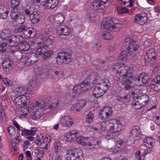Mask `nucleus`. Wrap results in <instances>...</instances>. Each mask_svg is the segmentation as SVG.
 <instances>
[{"instance_id":"nucleus-52","label":"nucleus","mask_w":160,"mask_h":160,"mask_svg":"<svg viewBox=\"0 0 160 160\" xmlns=\"http://www.w3.org/2000/svg\"><path fill=\"white\" fill-rule=\"evenodd\" d=\"M101 112H99V116L102 119H105L110 117L106 113H105V112L103 109L101 110Z\"/></svg>"},{"instance_id":"nucleus-6","label":"nucleus","mask_w":160,"mask_h":160,"mask_svg":"<svg viewBox=\"0 0 160 160\" xmlns=\"http://www.w3.org/2000/svg\"><path fill=\"white\" fill-rule=\"evenodd\" d=\"M67 160H84L83 153L80 148H73L67 151Z\"/></svg>"},{"instance_id":"nucleus-61","label":"nucleus","mask_w":160,"mask_h":160,"mask_svg":"<svg viewBox=\"0 0 160 160\" xmlns=\"http://www.w3.org/2000/svg\"><path fill=\"white\" fill-rule=\"evenodd\" d=\"M141 153L140 151L138 150L135 153V157L138 159V160H142V158L143 157V155L142 156H140Z\"/></svg>"},{"instance_id":"nucleus-44","label":"nucleus","mask_w":160,"mask_h":160,"mask_svg":"<svg viewBox=\"0 0 160 160\" xmlns=\"http://www.w3.org/2000/svg\"><path fill=\"white\" fill-rule=\"evenodd\" d=\"M86 139L82 136H78L76 138V141L79 144L85 146L87 144V142H85L84 141Z\"/></svg>"},{"instance_id":"nucleus-18","label":"nucleus","mask_w":160,"mask_h":160,"mask_svg":"<svg viewBox=\"0 0 160 160\" xmlns=\"http://www.w3.org/2000/svg\"><path fill=\"white\" fill-rule=\"evenodd\" d=\"M130 135L133 138L137 137L141 138L142 134L139 127L138 126L132 127L130 133Z\"/></svg>"},{"instance_id":"nucleus-48","label":"nucleus","mask_w":160,"mask_h":160,"mask_svg":"<svg viewBox=\"0 0 160 160\" xmlns=\"http://www.w3.org/2000/svg\"><path fill=\"white\" fill-rule=\"evenodd\" d=\"M9 134L12 136H14L16 132L15 129L13 126H9L7 129Z\"/></svg>"},{"instance_id":"nucleus-35","label":"nucleus","mask_w":160,"mask_h":160,"mask_svg":"<svg viewBox=\"0 0 160 160\" xmlns=\"http://www.w3.org/2000/svg\"><path fill=\"white\" fill-rule=\"evenodd\" d=\"M121 2L122 6L124 7H131L133 4L134 0H117Z\"/></svg>"},{"instance_id":"nucleus-17","label":"nucleus","mask_w":160,"mask_h":160,"mask_svg":"<svg viewBox=\"0 0 160 160\" xmlns=\"http://www.w3.org/2000/svg\"><path fill=\"white\" fill-rule=\"evenodd\" d=\"M92 6L95 9L100 12L103 11L106 8L104 4L98 0H94L93 2Z\"/></svg>"},{"instance_id":"nucleus-22","label":"nucleus","mask_w":160,"mask_h":160,"mask_svg":"<svg viewBox=\"0 0 160 160\" xmlns=\"http://www.w3.org/2000/svg\"><path fill=\"white\" fill-rule=\"evenodd\" d=\"M60 123H61L63 127L71 126L73 124L72 119L68 116L62 117L60 120Z\"/></svg>"},{"instance_id":"nucleus-16","label":"nucleus","mask_w":160,"mask_h":160,"mask_svg":"<svg viewBox=\"0 0 160 160\" xmlns=\"http://www.w3.org/2000/svg\"><path fill=\"white\" fill-rule=\"evenodd\" d=\"M86 104V101L84 99H80L77 101L76 104L71 107V109L74 111H77L82 109Z\"/></svg>"},{"instance_id":"nucleus-64","label":"nucleus","mask_w":160,"mask_h":160,"mask_svg":"<svg viewBox=\"0 0 160 160\" xmlns=\"http://www.w3.org/2000/svg\"><path fill=\"white\" fill-rule=\"evenodd\" d=\"M24 94L22 92V95H21V100H22V102H25V101L27 102V101L29 99V97H27L26 96L24 95Z\"/></svg>"},{"instance_id":"nucleus-62","label":"nucleus","mask_w":160,"mask_h":160,"mask_svg":"<svg viewBox=\"0 0 160 160\" xmlns=\"http://www.w3.org/2000/svg\"><path fill=\"white\" fill-rule=\"evenodd\" d=\"M8 11H6V12L2 13L0 14V18L3 19H6L8 16Z\"/></svg>"},{"instance_id":"nucleus-20","label":"nucleus","mask_w":160,"mask_h":160,"mask_svg":"<svg viewBox=\"0 0 160 160\" xmlns=\"http://www.w3.org/2000/svg\"><path fill=\"white\" fill-rule=\"evenodd\" d=\"M64 19V16L61 13H57L54 17V23L56 25H60L63 22Z\"/></svg>"},{"instance_id":"nucleus-37","label":"nucleus","mask_w":160,"mask_h":160,"mask_svg":"<svg viewBox=\"0 0 160 160\" xmlns=\"http://www.w3.org/2000/svg\"><path fill=\"white\" fill-rule=\"evenodd\" d=\"M34 153L37 157H42L44 155V148L38 147L34 150Z\"/></svg>"},{"instance_id":"nucleus-32","label":"nucleus","mask_w":160,"mask_h":160,"mask_svg":"<svg viewBox=\"0 0 160 160\" xmlns=\"http://www.w3.org/2000/svg\"><path fill=\"white\" fill-rule=\"evenodd\" d=\"M60 106V101L57 100L54 102L51 103L48 106V108L51 111L54 110L56 108H61Z\"/></svg>"},{"instance_id":"nucleus-39","label":"nucleus","mask_w":160,"mask_h":160,"mask_svg":"<svg viewBox=\"0 0 160 160\" xmlns=\"http://www.w3.org/2000/svg\"><path fill=\"white\" fill-rule=\"evenodd\" d=\"M97 15L94 12H92L89 13L87 15V17L88 18L89 21L91 22H93L97 18Z\"/></svg>"},{"instance_id":"nucleus-63","label":"nucleus","mask_w":160,"mask_h":160,"mask_svg":"<svg viewBox=\"0 0 160 160\" xmlns=\"http://www.w3.org/2000/svg\"><path fill=\"white\" fill-rule=\"evenodd\" d=\"M117 99L119 101L124 102L127 99V97L126 96H124V97H121L118 96L117 97Z\"/></svg>"},{"instance_id":"nucleus-13","label":"nucleus","mask_w":160,"mask_h":160,"mask_svg":"<svg viewBox=\"0 0 160 160\" xmlns=\"http://www.w3.org/2000/svg\"><path fill=\"white\" fill-rule=\"evenodd\" d=\"M134 78V77L131 76V74L118 78L120 82L123 85L135 83Z\"/></svg>"},{"instance_id":"nucleus-57","label":"nucleus","mask_w":160,"mask_h":160,"mask_svg":"<svg viewBox=\"0 0 160 160\" xmlns=\"http://www.w3.org/2000/svg\"><path fill=\"white\" fill-rule=\"evenodd\" d=\"M53 53V51H52L49 50L45 52L43 54V58L44 59H46L49 58L51 54Z\"/></svg>"},{"instance_id":"nucleus-53","label":"nucleus","mask_w":160,"mask_h":160,"mask_svg":"<svg viewBox=\"0 0 160 160\" xmlns=\"http://www.w3.org/2000/svg\"><path fill=\"white\" fill-rule=\"evenodd\" d=\"M118 12L120 14L127 13L128 12V10L125 8H118L117 9Z\"/></svg>"},{"instance_id":"nucleus-47","label":"nucleus","mask_w":160,"mask_h":160,"mask_svg":"<svg viewBox=\"0 0 160 160\" xmlns=\"http://www.w3.org/2000/svg\"><path fill=\"white\" fill-rule=\"evenodd\" d=\"M37 54L34 53L32 54V55L28 59L30 63L31 64L34 63L38 60Z\"/></svg>"},{"instance_id":"nucleus-56","label":"nucleus","mask_w":160,"mask_h":160,"mask_svg":"<svg viewBox=\"0 0 160 160\" xmlns=\"http://www.w3.org/2000/svg\"><path fill=\"white\" fill-rule=\"evenodd\" d=\"M100 45L98 43H96L92 47V50L95 52H98L100 51Z\"/></svg>"},{"instance_id":"nucleus-7","label":"nucleus","mask_w":160,"mask_h":160,"mask_svg":"<svg viewBox=\"0 0 160 160\" xmlns=\"http://www.w3.org/2000/svg\"><path fill=\"white\" fill-rule=\"evenodd\" d=\"M72 59L71 55L66 52H59L56 58V60L58 64H68L71 62Z\"/></svg>"},{"instance_id":"nucleus-45","label":"nucleus","mask_w":160,"mask_h":160,"mask_svg":"<svg viewBox=\"0 0 160 160\" xmlns=\"http://www.w3.org/2000/svg\"><path fill=\"white\" fill-rule=\"evenodd\" d=\"M60 31L62 33L60 34V35H67L70 32V29L67 27H64V28H61Z\"/></svg>"},{"instance_id":"nucleus-51","label":"nucleus","mask_w":160,"mask_h":160,"mask_svg":"<svg viewBox=\"0 0 160 160\" xmlns=\"http://www.w3.org/2000/svg\"><path fill=\"white\" fill-rule=\"evenodd\" d=\"M26 27V26L24 25L21 26L19 28L15 29L14 32L15 33L21 32L23 34Z\"/></svg>"},{"instance_id":"nucleus-2","label":"nucleus","mask_w":160,"mask_h":160,"mask_svg":"<svg viewBox=\"0 0 160 160\" xmlns=\"http://www.w3.org/2000/svg\"><path fill=\"white\" fill-rule=\"evenodd\" d=\"M110 85L109 80L107 78L99 81L93 90V96L96 98L101 97L108 90Z\"/></svg>"},{"instance_id":"nucleus-46","label":"nucleus","mask_w":160,"mask_h":160,"mask_svg":"<svg viewBox=\"0 0 160 160\" xmlns=\"http://www.w3.org/2000/svg\"><path fill=\"white\" fill-rule=\"evenodd\" d=\"M54 146L55 152L56 154H57L60 150L61 143L60 142L57 141L54 142Z\"/></svg>"},{"instance_id":"nucleus-23","label":"nucleus","mask_w":160,"mask_h":160,"mask_svg":"<svg viewBox=\"0 0 160 160\" xmlns=\"http://www.w3.org/2000/svg\"><path fill=\"white\" fill-rule=\"evenodd\" d=\"M55 68L52 67L48 69L47 72V75L48 78H52L56 75H58L59 74V72L56 70Z\"/></svg>"},{"instance_id":"nucleus-59","label":"nucleus","mask_w":160,"mask_h":160,"mask_svg":"<svg viewBox=\"0 0 160 160\" xmlns=\"http://www.w3.org/2000/svg\"><path fill=\"white\" fill-rule=\"evenodd\" d=\"M16 36V33H15L14 34L12 35L11 37H9V42L10 43V44H12L13 43H14V40L15 39Z\"/></svg>"},{"instance_id":"nucleus-30","label":"nucleus","mask_w":160,"mask_h":160,"mask_svg":"<svg viewBox=\"0 0 160 160\" xmlns=\"http://www.w3.org/2000/svg\"><path fill=\"white\" fill-rule=\"evenodd\" d=\"M92 63L95 68H100V67L102 68L105 66V62L104 61L101 60H94L92 62Z\"/></svg>"},{"instance_id":"nucleus-19","label":"nucleus","mask_w":160,"mask_h":160,"mask_svg":"<svg viewBox=\"0 0 160 160\" xmlns=\"http://www.w3.org/2000/svg\"><path fill=\"white\" fill-rule=\"evenodd\" d=\"M85 146H87L88 149L93 150L99 148L101 146V143L99 140H94L91 142H87Z\"/></svg>"},{"instance_id":"nucleus-14","label":"nucleus","mask_w":160,"mask_h":160,"mask_svg":"<svg viewBox=\"0 0 160 160\" xmlns=\"http://www.w3.org/2000/svg\"><path fill=\"white\" fill-rule=\"evenodd\" d=\"M147 19L146 17L142 16L141 14H137L134 16L133 22L141 25H144L147 22Z\"/></svg>"},{"instance_id":"nucleus-29","label":"nucleus","mask_w":160,"mask_h":160,"mask_svg":"<svg viewBox=\"0 0 160 160\" xmlns=\"http://www.w3.org/2000/svg\"><path fill=\"white\" fill-rule=\"evenodd\" d=\"M18 46L19 49L23 51H28L30 48V45L27 42L24 40L22 41Z\"/></svg>"},{"instance_id":"nucleus-33","label":"nucleus","mask_w":160,"mask_h":160,"mask_svg":"<svg viewBox=\"0 0 160 160\" xmlns=\"http://www.w3.org/2000/svg\"><path fill=\"white\" fill-rule=\"evenodd\" d=\"M139 102H141L142 105L143 106H146L148 104L149 100V97L148 96H143L142 97H138Z\"/></svg>"},{"instance_id":"nucleus-31","label":"nucleus","mask_w":160,"mask_h":160,"mask_svg":"<svg viewBox=\"0 0 160 160\" xmlns=\"http://www.w3.org/2000/svg\"><path fill=\"white\" fill-rule=\"evenodd\" d=\"M16 38L14 40V43H13L12 44H10V47H14V46H18L22 41H23V38L21 35H18L16 33Z\"/></svg>"},{"instance_id":"nucleus-11","label":"nucleus","mask_w":160,"mask_h":160,"mask_svg":"<svg viewBox=\"0 0 160 160\" xmlns=\"http://www.w3.org/2000/svg\"><path fill=\"white\" fill-rule=\"evenodd\" d=\"M156 59L155 53L153 52V49L148 50L144 57L145 64L148 66L153 64L154 61Z\"/></svg>"},{"instance_id":"nucleus-28","label":"nucleus","mask_w":160,"mask_h":160,"mask_svg":"<svg viewBox=\"0 0 160 160\" xmlns=\"http://www.w3.org/2000/svg\"><path fill=\"white\" fill-rule=\"evenodd\" d=\"M22 89H20L18 90V91H17V95H18L17 97L14 100V102L16 104L18 105H20L22 103H26V102H22V100H21V95H22V92H21V91Z\"/></svg>"},{"instance_id":"nucleus-42","label":"nucleus","mask_w":160,"mask_h":160,"mask_svg":"<svg viewBox=\"0 0 160 160\" xmlns=\"http://www.w3.org/2000/svg\"><path fill=\"white\" fill-rule=\"evenodd\" d=\"M108 123H109L108 122L107 124L105 122H102L99 124V126H100L99 129H101L102 131H106L107 132L108 131H110V130H108L107 128L108 126Z\"/></svg>"},{"instance_id":"nucleus-15","label":"nucleus","mask_w":160,"mask_h":160,"mask_svg":"<svg viewBox=\"0 0 160 160\" xmlns=\"http://www.w3.org/2000/svg\"><path fill=\"white\" fill-rule=\"evenodd\" d=\"M41 18V16L39 12L34 11L31 13L29 16L30 22L33 24L39 22Z\"/></svg>"},{"instance_id":"nucleus-55","label":"nucleus","mask_w":160,"mask_h":160,"mask_svg":"<svg viewBox=\"0 0 160 160\" xmlns=\"http://www.w3.org/2000/svg\"><path fill=\"white\" fill-rule=\"evenodd\" d=\"M103 110L107 114H108L110 117L112 114V109L108 107H104Z\"/></svg>"},{"instance_id":"nucleus-38","label":"nucleus","mask_w":160,"mask_h":160,"mask_svg":"<svg viewBox=\"0 0 160 160\" xmlns=\"http://www.w3.org/2000/svg\"><path fill=\"white\" fill-rule=\"evenodd\" d=\"M46 35V34L45 35L43 34V35L42 36L41 39H42V40L39 43H41V42H43L44 44H45V46H47L48 45H49L52 43V39L48 37H46L45 38H43V37H44V36Z\"/></svg>"},{"instance_id":"nucleus-1","label":"nucleus","mask_w":160,"mask_h":160,"mask_svg":"<svg viewBox=\"0 0 160 160\" xmlns=\"http://www.w3.org/2000/svg\"><path fill=\"white\" fill-rule=\"evenodd\" d=\"M139 46L136 44L135 41L127 38L124 40L121 47L123 50L122 51L118 57V59L120 61L126 60L128 52L129 55L132 57L135 56Z\"/></svg>"},{"instance_id":"nucleus-43","label":"nucleus","mask_w":160,"mask_h":160,"mask_svg":"<svg viewBox=\"0 0 160 160\" xmlns=\"http://www.w3.org/2000/svg\"><path fill=\"white\" fill-rule=\"evenodd\" d=\"M47 48L46 46L41 47L37 50L36 52V54L40 55L43 54L46 51Z\"/></svg>"},{"instance_id":"nucleus-40","label":"nucleus","mask_w":160,"mask_h":160,"mask_svg":"<svg viewBox=\"0 0 160 160\" xmlns=\"http://www.w3.org/2000/svg\"><path fill=\"white\" fill-rule=\"evenodd\" d=\"M9 32H7V31L6 30H3L0 34V37L2 40H7L8 39L9 37V35L10 34V31H9Z\"/></svg>"},{"instance_id":"nucleus-58","label":"nucleus","mask_w":160,"mask_h":160,"mask_svg":"<svg viewBox=\"0 0 160 160\" xmlns=\"http://www.w3.org/2000/svg\"><path fill=\"white\" fill-rule=\"evenodd\" d=\"M71 134L70 132L68 133L64 137L63 139L64 140L67 142H72V139L71 138Z\"/></svg>"},{"instance_id":"nucleus-27","label":"nucleus","mask_w":160,"mask_h":160,"mask_svg":"<svg viewBox=\"0 0 160 160\" xmlns=\"http://www.w3.org/2000/svg\"><path fill=\"white\" fill-rule=\"evenodd\" d=\"M58 0H49L46 7L47 9H53L58 5Z\"/></svg>"},{"instance_id":"nucleus-5","label":"nucleus","mask_w":160,"mask_h":160,"mask_svg":"<svg viewBox=\"0 0 160 160\" xmlns=\"http://www.w3.org/2000/svg\"><path fill=\"white\" fill-rule=\"evenodd\" d=\"M112 70L114 73L118 74L120 77L129 75L131 73V70L128 67L124 66L123 63L118 62L114 64Z\"/></svg>"},{"instance_id":"nucleus-10","label":"nucleus","mask_w":160,"mask_h":160,"mask_svg":"<svg viewBox=\"0 0 160 160\" xmlns=\"http://www.w3.org/2000/svg\"><path fill=\"white\" fill-rule=\"evenodd\" d=\"M134 79L137 85L142 86L148 82L149 77L147 73L142 72L139 75L135 76Z\"/></svg>"},{"instance_id":"nucleus-24","label":"nucleus","mask_w":160,"mask_h":160,"mask_svg":"<svg viewBox=\"0 0 160 160\" xmlns=\"http://www.w3.org/2000/svg\"><path fill=\"white\" fill-rule=\"evenodd\" d=\"M20 0H11V8L12 9V12H14L22 9L19 6Z\"/></svg>"},{"instance_id":"nucleus-54","label":"nucleus","mask_w":160,"mask_h":160,"mask_svg":"<svg viewBox=\"0 0 160 160\" xmlns=\"http://www.w3.org/2000/svg\"><path fill=\"white\" fill-rule=\"evenodd\" d=\"M70 132V133L71 134V138L72 139V141L76 140V138L78 137V132L75 131H72Z\"/></svg>"},{"instance_id":"nucleus-49","label":"nucleus","mask_w":160,"mask_h":160,"mask_svg":"<svg viewBox=\"0 0 160 160\" xmlns=\"http://www.w3.org/2000/svg\"><path fill=\"white\" fill-rule=\"evenodd\" d=\"M93 114L92 112H89L86 117V122L88 123H90L93 120Z\"/></svg>"},{"instance_id":"nucleus-60","label":"nucleus","mask_w":160,"mask_h":160,"mask_svg":"<svg viewBox=\"0 0 160 160\" xmlns=\"http://www.w3.org/2000/svg\"><path fill=\"white\" fill-rule=\"evenodd\" d=\"M49 0H36V2L37 3H39L41 5L43 6H45L47 5V3L49 2Z\"/></svg>"},{"instance_id":"nucleus-12","label":"nucleus","mask_w":160,"mask_h":160,"mask_svg":"<svg viewBox=\"0 0 160 160\" xmlns=\"http://www.w3.org/2000/svg\"><path fill=\"white\" fill-rule=\"evenodd\" d=\"M148 86L156 92L160 91V76L152 79L148 83Z\"/></svg>"},{"instance_id":"nucleus-41","label":"nucleus","mask_w":160,"mask_h":160,"mask_svg":"<svg viewBox=\"0 0 160 160\" xmlns=\"http://www.w3.org/2000/svg\"><path fill=\"white\" fill-rule=\"evenodd\" d=\"M37 82L35 79H32L30 80L27 86L28 89H32L35 88L36 87Z\"/></svg>"},{"instance_id":"nucleus-36","label":"nucleus","mask_w":160,"mask_h":160,"mask_svg":"<svg viewBox=\"0 0 160 160\" xmlns=\"http://www.w3.org/2000/svg\"><path fill=\"white\" fill-rule=\"evenodd\" d=\"M144 142L147 144V145H146V146L152 148L154 144L155 140L152 137H148L146 139H144Z\"/></svg>"},{"instance_id":"nucleus-34","label":"nucleus","mask_w":160,"mask_h":160,"mask_svg":"<svg viewBox=\"0 0 160 160\" xmlns=\"http://www.w3.org/2000/svg\"><path fill=\"white\" fill-rule=\"evenodd\" d=\"M132 105L136 109H140L142 106L141 102H139L138 98L137 97L133 98V101L132 102Z\"/></svg>"},{"instance_id":"nucleus-4","label":"nucleus","mask_w":160,"mask_h":160,"mask_svg":"<svg viewBox=\"0 0 160 160\" xmlns=\"http://www.w3.org/2000/svg\"><path fill=\"white\" fill-rule=\"evenodd\" d=\"M118 21V19L115 18L107 20L102 22L101 27L112 32H117L119 31L122 26L121 24L115 22Z\"/></svg>"},{"instance_id":"nucleus-26","label":"nucleus","mask_w":160,"mask_h":160,"mask_svg":"<svg viewBox=\"0 0 160 160\" xmlns=\"http://www.w3.org/2000/svg\"><path fill=\"white\" fill-rule=\"evenodd\" d=\"M33 31V29L32 28H27L26 27L23 33L24 38H27L33 37L34 35H32Z\"/></svg>"},{"instance_id":"nucleus-21","label":"nucleus","mask_w":160,"mask_h":160,"mask_svg":"<svg viewBox=\"0 0 160 160\" xmlns=\"http://www.w3.org/2000/svg\"><path fill=\"white\" fill-rule=\"evenodd\" d=\"M37 128L35 127H31L30 130L25 129H21V135L26 136L27 135H34L35 134Z\"/></svg>"},{"instance_id":"nucleus-9","label":"nucleus","mask_w":160,"mask_h":160,"mask_svg":"<svg viewBox=\"0 0 160 160\" xmlns=\"http://www.w3.org/2000/svg\"><path fill=\"white\" fill-rule=\"evenodd\" d=\"M122 125L120 121L118 119H111L109 121L108 125L107 128L110 131L116 130L120 132L122 129Z\"/></svg>"},{"instance_id":"nucleus-25","label":"nucleus","mask_w":160,"mask_h":160,"mask_svg":"<svg viewBox=\"0 0 160 160\" xmlns=\"http://www.w3.org/2000/svg\"><path fill=\"white\" fill-rule=\"evenodd\" d=\"M120 134L119 132L116 130L112 131H108L107 134L105 135V137L107 139L114 138Z\"/></svg>"},{"instance_id":"nucleus-3","label":"nucleus","mask_w":160,"mask_h":160,"mask_svg":"<svg viewBox=\"0 0 160 160\" xmlns=\"http://www.w3.org/2000/svg\"><path fill=\"white\" fill-rule=\"evenodd\" d=\"M91 88V86L90 83L84 81L80 84H77L74 87L73 86H70L67 93L70 96L73 93L79 95L82 94L84 92Z\"/></svg>"},{"instance_id":"nucleus-50","label":"nucleus","mask_w":160,"mask_h":160,"mask_svg":"<svg viewBox=\"0 0 160 160\" xmlns=\"http://www.w3.org/2000/svg\"><path fill=\"white\" fill-rule=\"evenodd\" d=\"M102 37L103 38L107 40L111 39L113 38L111 34L107 32H104L102 33Z\"/></svg>"},{"instance_id":"nucleus-8","label":"nucleus","mask_w":160,"mask_h":160,"mask_svg":"<svg viewBox=\"0 0 160 160\" xmlns=\"http://www.w3.org/2000/svg\"><path fill=\"white\" fill-rule=\"evenodd\" d=\"M23 10H20L14 12H11L10 14L11 18L17 24H23L25 22V17L22 15Z\"/></svg>"}]
</instances>
